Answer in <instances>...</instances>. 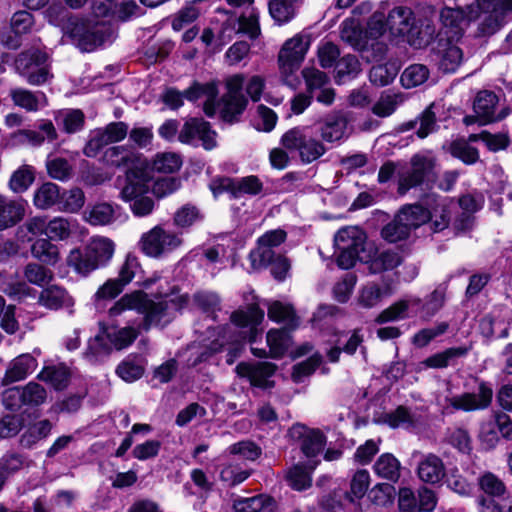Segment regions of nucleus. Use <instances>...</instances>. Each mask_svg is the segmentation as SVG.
Here are the masks:
<instances>
[{"instance_id": "de8ad7c7", "label": "nucleus", "mask_w": 512, "mask_h": 512, "mask_svg": "<svg viewBox=\"0 0 512 512\" xmlns=\"http://www.w3.org/2000/svg\"><path fill=\"white\" fill-rule=\"evenodd\" d=\"M66 262L69 267L82 276H87L98 269L87 253L86 248L84 250L80 248L72 249L67 256Z\"/></svg>"}, {"instance_id": "bf43d9fd", "label": "nucleus", "mask_w": 512, "mask_h": 512, "mask_svg": "<svg viewBox=\"0 0 512 512\" xmlns=\"http://www.w3.org/2000/svg\"><path fill=\"white\" fill-rule=\"evenodd\" d=\"M85 203L84 192L80 188H72L60 193L59 209L64 212L76 213Z\"/></svg>"}, {"instance_id": "f3484780", "label": "nucleus", "mask_w": 512, "mask_h": 512, "mask_svg": "<svg viewBox=\"0 0 512 512\" xmlns=\"http://www.w3.org/2000/svg\"><path fill=\"white\" fill-rule=\"evenodd\" d=\"M210 189L215 197L229 193L232 198L257 196L263 191V182L255 175L240 178L220 177L210 183Z\"/></svg>"}, {"instance_id": "f03ea898", "label": "nucleus", "mask_w": 512, "mask_h": 512, "mask_svg": "<svg viewBox=\"0 0 512 512\" xmlns=\"http://www.w3.org/2000/svg\"><path fill=\"white\" fill-rule=\"evenodd\" d=\"M244 83L243 74H234L228 77L225 81L226 93L218 101L216 100L218 87L215 82L194 83L185 91V95L177 90L168 89L162 98L163 102L171 109L182 106L184 97L190 101L201 100L207 116L212 117L219 113L224 121L232 123L238 120L248 104V100L242 92Z\"/></svg>"}, {"instance_id": "9b49d317", "label": "nucleus", "mask_w": 512, "mask_h": 512, "mask_svg": "<svg viewBox=\"0 0 512 512\" xmlns=\"http://www.w3.org/2000/svg\"><path fill=\"white\" fill-rule=\"evenodd\" d=\"M235 8H243L240 16L231 15L223 23L220 37L223 40H231L235 35L243 33L255 39L260 34L259 13L253 7L254 0H226Z\"/></svg>"}, {"instance_id": "c9c22d12", "label": "nucleus", "mask_w": 512, "mask_h": 512, "mask_svg": "<svg viewBox=\"0 0 512 512\" xmlns=\"http://www.w3.org/2000/svg\"><path fill=\"white\" fill-rule=\"evenodd\" d=\"M341 39L353 48L368 51V41L361 28L360 22L355 18H348L341 24Z\"/></svg>"}, {"instance_id": "0e129e2a", "label": "nucleus", "mask_w": 512, "mask_h": 512, "mask_svg": "<svg viewBox=\"0 0 512 512\" xmlns=\"http://www.w3.org/2000/svg\"><path fill=\"white\" fill-rule=\"evenodd\" d=\"M269 13L277 23L283 24L295 16V7L290 0H271Z\"/></svg>"}, {"instance_id": "ddd939ff", "label": "nucleus", "mask_w": 512, "mask_h": 512, "mask_svg": "<svg viewBox=\"0 0 512 512\" xmlns=\"http://www.w3.org/2000/svg\"><path fill=\"white\" fill-rule=\"evenodd\" d=\"M316 131L311 126L295 127L282 137V144L289 150L297 151L304 163H311L323 156L327 149L314 136Z\"/></svg>"}, {"instance_id": "4d7b16f0", "label": "nucleus", "mask_w": 512, "mask_h": 512, "mask_svg": "<svg viewBox=\"0 0 512 512\" xmlns=\"http://www.w3.org/2000/svg\"><path fill=\"white\" fill-rule=\"evenodd\" d=\"M144 372L142 361L138 357H127L122 361L117 369V375L126 382H134L138 380Z\"/></svg>"}, {"instance_id": "dca6fc26", "label": "nucleus", "mask_w": 512, "mask_h": 512, "mask_svg": "<svg viewBox=\"0 0 512 512\" xmlns=\"http://www.w3.org/2000/svg\"><path fill=\"white\" fill-rule=\"evenodd\" d=\"M181 244L182 239L177 233L165 230L160 225L143 233L139 241L141 251L151 258L163 257L180 247Z\"/></svg>"}, {"instance_id": "4be33fe9", "label": "nucleus", "mask_w": 512, "mask_h": 512, "mask_svg": "<svg viewBox=\"0 0 512 512\" xmlns=\"http://www.w3.org/2000/svg\"><path fill=\"white\" fill-rule=\"evenodd\" d=\"M35 31L34 16L26 11L15 12L10 19V32H3L0 35L1 43L10 48L17 49L21 45V36Z\"/></svg>"}, {"instance_id": "72a5a7b5", "label": "nucleus", "mask_w": 512, "mask_h": 512, "mask_svg": "<svg viewBox=\"0 0 512 512\" xmlns=\"http://www.w3.org/2000/svg\"><path fill=\"white\" fill-rule=\"evenodd\" d=\"M103 160L111 166L128 168L127 172L139 170L134 168V166L140 162V155L126 146H113L106 149L103 154Z\"/></svg>"}, {"instance_id": "4468645a", "label": "nucleus", "mask_w": 512, "mask_h": 512, "mask_svg": "<svg viewBox=\"0 0 512 512\" xmlns=\"http://www.w3.org/2000/svg\"><path fill=\"white\" fill-rule=\"evenodd\" d=\"M492 388L481 382L477 393H463L461 395L446 396L438 400L442 414L451 415L456 411L470 412L487 408L492 401Z\"/></svg>"}, {"instance_id": "338daca9", "label": "nucleus", "mask_w": 512, "mask_h": 512, "mask_svg": "<svg viewBox=\"0 0 512 512\" xmlns=\"http://www.w3.org/2000/svg\"><path fill=\"white\" fill-rule=\"evenodd\" d=\"M411 231L412 230L396 216L391 223L387 224L382 229L381 235L386 241L395 243L408 238Z\"/></svg>"}, {"instance_id": "13d9d810", "label": "nucleus", "mask_w": 512, "mask_h": 512, "mask_svg": "<svg viewBox=\"0 0 512 512\" xmlns=\"http://www.w3.org/2000/svg\"><path fill=\"white\" fill-rule=\"evenodd\" d=\"M429 70L425 65L413 64L408 66L401 74V83L405 88H413L427 81Z\"/></svg>"}, {"instance_id": "e433bc0d", "label": "nucleus", "mask_w": 512, "mask_h": 512, "mask_svg": "<svg viewBox=\"0 0 512 512\" xmlns=\"http://www.w3.org/2000/svg\"><path fill=\"white\" fill-rule=\"evenodd\" d=\"M39 303L46 308L54 310L74 305L72 297L64 288L58 285H50L43 289L39 296Z\"/></svg>"}, {"instance_id": "69168bd1", "label": "nucleus", "mask_w": 512, "mask_h": 512, "mask_svg": "<svg viewBox=\"0 0 512 512\" xmlns=\"http://www.w3.org/2000/svg\"><path fill=\"white\" fill-rule=\"evenodd\" d=\"M463 59L462 50L453 44H449L442 52L439 61V68L447 73L455 72Z\"/></svg>"}, {"instance_id": "09e8293b", "label": "nucleus", "mask_w": 512, "mask_h": 512, "mask_svg": "<svg viewBox=\"0 0 512 512\" xmlns=\"http://www.w3.org/2000/svg\"><path fill=\"white\" fill-rule=\"evenodd\" d=\"M84 114L79 109L60 110L55 114V121L67 133H75L84 125Z\"/></svg>"}, {"instance_id": "774afa93", "label": "nucleus", "mask_w": 512, "mask_h": 512, "mask_svg": "<svg viewBox=\"0 0 512 512\" xmlns=\"http://www.w3.org/2000/svg\"><path fill=\"white\" fill-rule=\"evenodd\" d=\"M24 275L28 282L40 287L49 284L54 276L51 270L37 263L28 264Z\"/></svg>"}, {"instance_id": "680f3d73", "label": "nucleus", "mask_w": 512, "mask_h": 512, "mask_svg": "<svg viewBox=\"0 0 512 512\" xmlns=\"http://www.w3.org/2000/svg\"><path fill=\"white\" fill-rule=\"evenodd\" d=\"M450 152L467 165L474 164L479 160L478 150L464 139L454 141L451 144Z\"/></svg>"}, {"instance_id": "7c9ffc66", "label": "nucleus", "mask_w": 512, "mask_h": 512, "mask_svg": "<svg viewBox=\"0 0 512 512\" xmlns=\"http://www.w3.org/2000/svg\"><path fill=\"white\" fill-rule=\"evenodd\" d=\"M417 475L428 484L441 482L446 475L442 459L433 453L423 455L417 465Z\"/></svg>"}, {"instance_id": "6e6d98bb", "label": "nucleus", "mask_w": 512, "mask_h": 512, "mask_svg": "<svg viewBox=\"0 0 512 512\" xmlns=\"http://www.w3.org/2000/svg\"><path fill=\"white\" fill-rule=\"evenodd\" d=\"M34 179V168L30 165H22L12 174L9 187L14 193H22L30 187Z\"/></svg>"}, {"instance_id": "603ef678", "label": "nucleus", "mask_w": 512, "mask_h": 512, "mask_svg": "<svg viewBox=\"0 0 512 512\" xmlns=\"http://www.w3.org/2000/svg\"><path fill=\"white\" fill-rule=\"evenodd\" d=\"M371 484L370 474L365 469H359L354 472L350 480V490L347 492V498L354 502L362 499L367 493Z\"/></svg>"}, {"instance_id": "5701e85b", "label": "nucleus", "mask_w": 512, "mask_h": 512, "mask_svg": "<svg viewBox=\"0 0 512 512\" xmlns=\"http://www.w3.org/2000/svg\"><path fill=\"white\" fill-rule=\"evenodd\" d=\"M473 108L481 125L500 121L509 114L505 107L498 110V97L490 91H480L474 100Z\"/></svg>"}, {"instance_id": "a211bd4d", "label": "nucleus", "mask_w": 512, "mask_h": 512, "mask_svg": "<svg viewBox=\"0 0 512 512\" xmlns=\"http://www.w3.org/2000/svg\"><path fill=\"white\" fill-rule=\"evenodd\" d=\"M178 140L194 147L201 145L206 150L215 148L217 144L216 132L211 130L208 122L198 118H191L184 123Z\"/></svg>"}, {"instance_id": "c756f323", "label": "nucleus", "mask_w": 512, "mask_h": 512, "mask_svg": "<svg viewBox=\"0 0 512 512\" xmlns=\"http://www.w3.org/2000/svg\"><path fill=\"white\" fill-rule=\"evenodd\" d=\"M26 201L0 195V231L15 226L25 216Z\"/></svg>"}, {"instance_id": "2eb2a0df", "label": "nucleus", "mask_w": 512, "mask_h": 512, "mask_svg": "<svg viewBox=\"0 0 512 512\" xmlns=\"http://www.w3.org/2000/svg\"><path fill=\"white\" fill-rule=\"evenodd\" d=\"M15 65L18 73L31 85H42L52 77L48 55L38 49L19 54Z\"/></svg>"}, {"instance_id": "79ce46f5", "label": "nucleus", "mask_w": 512, "mask_h": 512, "mask_svg": "<svg viewBox=\"0 0 512 512\" xmlns=\"http://www.w3.org/2000/svg\"><path fill=\"white\" fill-rule=\"evenodd\" d=\"M11 97L15 105L28 111H37L46 105V96L42 92L33 93L29 90L17 88L11 91Z\"/></svg>"}, {"instance_id": "a878e982", "label": "nucleus", "mask_w": 512, "mask_h": 512, "mask_svg": "<svg viewBox=\"0 0 512 512\" xmlns=\"http://www.w3.org/2000/svg\"><path fill=\"white\" fill-rule=\"evenodd\" d=\"M235 370L240 377L249 379L253 386L268 388L273 385L271 377L276 371V366L269 362L255 364L241 362Z\"/></svg>"}, {"instance_id": "39448f33", "label": "nucleus", "mask_w": 512, "mask_h": 512, "mask_svg": "<svg viewBox=\"0 0 512 512\" xmlns=\"http://www.w3.org/2000/svg\"><path fill=\"white\" fill-rule=\"evenodd\" d=\"M46 18L49 23L59 27L64 35L69 36L82 51L90 52L111 41L112 33L108 27L73 17L62 5H51L46 10Z\"/></svg>"}, {"instance_id": "f8f14e48", "label": "nucleus", "mask_w": 512, "mask_h": 512, "mask_svg": "<svg viewBox=\"0 0 512 512\" xmlns=\"http://www.w3.org/2000/svg\"><path fill=\"white\" fill-rule=\"evenodd\" d=\"M311 45L310 35L298 33L287 39L278 54L281 76L286 84L294 86L292 76L300 68Z\"/></svg>"}, {"instance_id": "a19ab883", "label": "nucleus", "mask_w": 512, "mask_h": 512, "mask_svg": "<svg viewBox=\"0 0 512 512\" xmlns=\"http://www.w3.org/2000/svg\"><path fill=\"white\" fill-rule=\"evenodd\" d=\"M373 469L378 477L396 482L400 477L401 464L393 454L384 453L378 457Z\"/></svg>"}, {"instance_id": "bb28decb", "label": "nucleus", "mask_w": 512, "mask_h": 512, "mask_svg": "<svg viewBox=\"0 0 512 512\" xmlns=\"http://www.w3.org/2000/svg\"><path fill=\"white\" fill-rule=\"evenodd\" d=\"M87 229L82 227L76 219L54 217L48 221L47 237L50 240L65 241L72 237H83Z\"/></svg>"}, {"instance_id": "393cba45", "label": "nucleus", "mask_w": 512, "mask_h": 512, "mask_svg": "<svg viewBox=\"0 0 512 512\" xmlns=\"http://www.w3.org/2000/svg\"><path fill=\"white\" fill-rule=\"evenodd\" d=\"M294 440L301 441V450L308 458L320 454L326 444V438L319 430L308 429L304 425H293L289 431Z\"/></svg>"}, {"instance_id": "6ab92c4d", "label": "nucleus", "mask_w": 512, "mask_h": 512, "mask_svg": "<svg viewBox=\"0 0 512 512\" xmlns=\"http://www.w3.org/2000/svg\"><path fill=\"white\" fill-rule=\"evenodd\" d=\"M128 133V125L124 122H112L104 128L90 133L89 140L84 147L87 157H96L105 146L122 141Z\"/></svg>"}, {"instance_id": "49530a36", "label": "nucleus", "mask_w": 512, "mask_h": 512, "mask_svg": "<svg viewBox=\"0 0 512 512\" xmlns=\"http://www.w3.org/2000/svg\"><path fill=\"white\" fill-rule=\"evenodd\" d=\"M403 102L404 97L401 93L384 91L372 106V112L381 118L389 117Z\"/></svg>"}, {"instance_id": "0eeeda50", "label": "nucleus", "mask_w": 512, "mask_h": 512, "mask_svg": "<svg viewBox=\"0 0 512 512\" xmlns=\"http://www.w3.org/2000/svg\"><path fill=\"white\" fill-rule=\"evenodd\" d=\"M387 28L393 38L407 42L414 47H421L435 33L434 28L429 25L424 32L419 31L412 9L405 6H397L388 13Z\"/></svg>"}, {"instance_id": "9d476101", "label": "nucleus", "mask_w": 512, "mask_h": 512, "mask_svg": "<svg viewBox=\"0 0 512 512\" xmlns=\"http://www.w3.org/2000/svg\"><path fill=\"white\" fill-rule=\"evenodd\" d=\"M435 207L432 211L423 208L418 204H410L404 206L397 216L407 225L411 230H414L421 225L431 222V228L434 232L444 230L450 220V211L444 200H434Z\"/></svg>"}, {"instance_id": "2f4dec72", "label": "nucleus", "mask_w": 512, "mask_h": 512, "mask_svg": "<svg viewBox=\"0 0 512 512\" xmlns=\"http://www.w3.org/2000/svg\"><path fill=\"white\" fill-rule=\"evenodd\" d=\"M119 206L108 202H98L86 208L83 218L92 226L113 224L119 217Z\"/></svg>"}, {"instance_id": "c03bdc74", "label": "nucleus", "mask_w": 512, "mask_h": 512, "mask_svg": "<svg viewBox=\"0 0 512 512\" xmlns=\"http://www.w3.org/2000/svg\"><path fill=\"white\" fill-rule=\"evenodd\" d=\"M38 379L50 384L56 390H62L68 385L70 372L63 364L45 366L38 374Z\"/></svg>"}, {"instance_id": "e2e57ef3", "label": "nucleus", "mask_w": 512, "mask_h": 512, "mask_svg": "<svg viewBox=\"0 0 512 512\" xmlns=\"http://www.w3.org/2000/svg\"><path fill=\"white\" fill-rule=\"evenodd\" d=\"M52 424L48 420H41L31 425L28 430L21 436L20 442L24 447H30L38 440L49 435Z\"/></svg>"}, {"instance_id": "c85d7f7f", "label": "nucleus", "mask_w": 512, "mask_h": 512, "mask_svg": "<svg viewBox=\"0 0 512 512\" xmlns=\"http://www.w3.org/2000/svg\"><path fill=\"white\" fill-rule=\"evenodd\" d=\"M38 366L37 359L29 354H21L14 358L2 379L3 385H8L14 382H18L27 378L32 374Z\"/></svg>"}, {"instance_id": "7ed1b4c3", "label": "nucleus", "mask_w": 512, "mask_h": 512, "mask_svg": "<svg viewBox=\"0 0 512 512\" xmlns=\"http://www.w3.org/2000/svg\"><path fill=\"white\" fill-rule=\"evenodd\" d=\"M512 13V0H475L467 6V12L460 8L444 7L440 12L441 33L450 41L458 40L470 21H479V34L489 36L496 33Z\"/></svg>"}, {"instance_id": "cd10ccee", "label": "nucleus", "mask_w": 512, "mask_h": 512, "mask_svg": "<svg viewBox=\"0 0 512 512\" xmlns=\"http://www.w3.org/2000/svg\"><path fill=\"white\" fill-rule=\"evenodd\" d=\"M387 29V22L384 23V14L375 12L367 24V29L364 31V35H366V40L368 41V48L371 47L372 50H375L371 59L372 61L381 60L387 51V46L378 41ZM367 58L369 59L368 56Z\"/></svg>"}, {"instance_id": "473e14b6", "label": "nucleus", "mask_w": 512, "mask_h": 512, "mask_svg": "<svg viewBox=\"0 0 512 512\" xmlns=\"http://www.w3.org/2000/svg\"><path fill=\"white\" fill-rule=\"evenodd\" d=\"M86 251L91 259L97 265V268L103 267L110 262L114 255V242L104 236H94L87 243Z\"/></svg>"}, {"instance_id": "423d86ee", "label": "nucleus", "mask_w": 512, "mask_h": 512, "mask_svg": "<svg viewBox=\"0 0 512 512\" xmlns=\"http://www.w3.org/2000/svg\"><path fill=\"white\" fill-rule=\"evenodd\" d=\"M446 287L438 286L426 299L425 303L419 297L411 296L401 299L384 309L376 318L378 324L405 319L410 314L421 313L424 319H430L444 305Z\"/></svg>"}, {"instance_id": "b1692460", "label": "nucleus", "mask_w": 512, "mask_h": 512, "mask_svg": "<svg viewBox=\"0 0 512 512\" xmlns=\"http://www.w3.org/2000/svg\"><path fill=\"white\" fill-rule=\"evenodd\" d=\"M315 131L320 133L324 142H342L348 137V122L341 113H330L317 123Z\"/></svg>"}, {"instance_id": "aec40b11", "label": "nucleus", "mask_w": 512, "mask_h": 512, "mask_svg": "<svg viewBox=\"0 0 512 512\" xmlns=\"http://www.w3.org/2000/svg\"><path fill=\"white\" fill-rule=\"evenodd\" d=\"M286 239V232L277 229L266 232L258 239L257 247L249 254L251 265L254 269L268 266L275 257V248Z\"/></svg>"}, {"instance_id": "412c9836", "label": "nucleus", "mask_w": 512, "mask_h": 512, "mask_svg": "<svg viewBox=\"0 0 512 512\" xmlns=\"http://www.w3.org/2000/svg\"><path fill=\"white\" fill-rule=\"evenodd\" d=\"M433 164L430 159L415 155L411 165L399 173L398 193L406 194L411 188L420 185L432 171Z\"/></svg>"}, {"instance_id": "f704fd0d", "label": "nucleus", "mask_w": 512, "mask_h": 512, "mask_svg": "<svg viewBox=\"0 0 512 512\" xmlns=\"http://www.w3.org/2000/svg\"><path fill=\"white\" fill-rule=\"evenodd\" d=\"M393 293L394 290L391 285L385 284L381 287L377 283L370 282L360 289L358 303L364 308H372Z\"/></svg>"}, {"instance_id": "20e7f679", "label": "nucleus", "mask_w": 512, "mask_h": 512, "mask_svg": "<svg viewBox=\"0 0 512 512\" xmlns=\"http://www.w3.org/2000/svg\"><path fill=\"white\" fill-rule=\"evenodd\" d=\"M264 318V312L256 303L248 306L247 310H237L231 315V324L219 328L217 338L211 341L209 350L216 353L228 346V364H233L240 355L244 343L248 340L253 343L258 335L257 326Z\"/></svg>"}, {"instance_id": "58836bf2", "label": "nucleus", "mask_w": 512, "mask_h": 512, "mask_svg": "<svg viewBox=\"0 0 512 512\" xmlns=\"http://www.w3.org/2000/svg\"><path fill=\"white\" fill-rule=\"evenodd\" d=\"M31 254L46 265L54 266L60 260L59 247L49 238L36 239L31 245Z\"/></svg>"}, {"instance_id": "8fccbe9b", "label": "nucleus", "mask_w": 512, "mask_h": 512, "mask_svg": "<svg viewBox=\"0 0 512 512\" xmlns=\"http://www.w3.org/2000/svg\"><path fill=\"white\" fill-rule=\"evenodd\" d=\"M467 349L463 347H452L436 353L420 363L421 368H446L454 358L464 356Z\"/></svg>"}, {"instance_id": "ea45409f", "label": "nucleus", "mask_w": 512, "mask_h": 512, "mask_svg": "<svg viewBox=\"0 0 512 512\" xmlns=\"http://www.w3.org/2000/svg\"><path fill=\"white\" fill-rule=\"evenodd\" d=\"M266 341L272 358L282 357L292 345L291 335L286 329L269 330Z\"/></svg>"}, {"instance_id": "6e6552de", "label": "nucleus", "mask_w": 512, "mask_h": 512, "mask_svg": "<svg viewBox=\"0 0 512 512\" xmlns=\"http://www.w3.org/2000/svg\"><path fill=\"white\" fill-rule=\"evenodd\" d=\"M150 190V179L143 170L126 172L124 184L120 189V198L130 203L132 213L137 217H145L154 210V201L146 194Z\"/></svg>"}, {"instance_id": "4c0bfd02", "label": "nucleus", "mask_w": 512, "mask_h": 512, "mask_svg": "<svg viewBox=\"0 0 512 512\" xmlns=\"http://www.w3.org/2000/svg\"><path fill=\"white\" fill-rule=\"evenodd\" d=\"M268 317L274 322L284 323L286 327L293 330L299 325L293 306L281 301H271L268 303Z\"/></svg>"}, {"instance_id": "3c124183", "label": "nucleus", "mask_w": 512, "mask_h": 512, "mask_svg": "<svg viewBox=\"0 0 512 512\" xmlns=\"http://www.w3.org/2000/svg\"><path fill=\"white\" fill-rule=\"evenodd\" d=\"M399 69L397 62L392 61L374 65L369 73L370 81L377 86H386L395 79Z\"/></svg>"}, {"instance_id": "37998d69", "label": "nucleus", "mask_w": 512, "mask_h": 512, "mask_svg": "<svg viewBox=\"0 0 512 512\" xmlns=\"http://www.w3.org/2000/svg\"><path fill=\"white\" fill-rule=\"evenodd\" d=\"M60 188L52 182L43 183L39 186L33 196V204L37 209L47 210L59 204Z\"/></svg>"}, {"instance_id": "f257e3e1", "label": "nucleus", "mask_w": 512, "mask_h": 512, "mask_svg": "<svg viewBox=\"0 0 512 512\" xmlns=\"http://www.w3.org/2000/svg\"><path fill=\"white\" fill-rule=\"evenodd\" d=\"M187 296H173L154 301L143 291H134L123 295L108 310L110 320L126 319V314L135 311L143 315L142 322L136 327L127 325H101L99 333L89 341L86 356L91 361L109 355L113 350L129 347L138 337L140 328L149 330L152 326H164L169 323L175 312L187 303Z\"/></svg>"}, {"instance_id": "052dcab7", "label": "nucleus", "mask_w": 512, "mask_h": 512, "mask_svg": "<svg viewBox=\"0 0 512 512\" xmlns=\"http://www.w3.org/2000/svg\"><path fill=\"white\" fill-rule=\"evenodd\" d=\"M383 422L391 428H410L414 426L415 415L408 408L399 406L393 412L386 413Z\"/></svg>"}, {"instance_id": "1a4fd4ad", "label": "nucleus", "mask_w": 512, "mask_h": 512, "mask_svg": "<svg viewBox=\"0 0 512 512\" xmlns=\"http://www.w3.org/2000/svg\"><path fill=\"white\" fill-rule=\"evenodd\" d=\"M365 232L357 226L341 228L334 237V256L342 269L352 268L357 260L364 261Z\"/></svg>"}, {"instance_id": "864d4df0", "label": "nucleus", "mask_w": 512, "mask_h": 512, "mask_svg": "<svg viewBox=\"0 0 512 512\" xmlns=\"http://www.w3.org/2000/svg\"><path fill=\"white\" fill-rule=\"evenodd\" d=\"M316 463L311 465L309 469L304 465L297 464L288 472L286 479L289 485L295 490H305L311 485V470L315 468Z\"/></svg>"}, {"instance_id": "a18cd8bd", "label": "nucleus", "mask_w": 512, "mask_h": 512, "mask_svg": "<svg viewBox=\"0 0 512 512\" xmlns=\"http://www.w3.org/2000/svg\"><path fill=\"white\" fill-rule=\"evenodd\" d=\"M48 231V220L44 216L29 218L17 229V238L22 241H32L35 237L46 235Z\"/></svg>"}, {"instance_id": "5fc2aeb1", "label": "nucleus", "mask_w": 512, "mask_h": 512, "mask_svg": "<svg viewBox=\"0 0 512 512\" xmlns=\"http://www.w3.org/2000/svg\"><path fill=\"white\" fill-rule=\"evenodd\" d=\"M401 257L398 252L386 250L379 253L369 264L371 273L377 274L392 270L400 265Z\"/></svg>"}]
</instances>
